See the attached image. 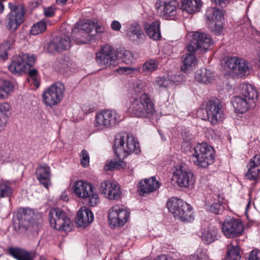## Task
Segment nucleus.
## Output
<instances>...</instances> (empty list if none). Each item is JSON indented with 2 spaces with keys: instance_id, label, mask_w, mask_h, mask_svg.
I'll return each mask as SVG.
<instances>
[{
  "instance_id": "f3484780",
  "label": "nucleus",
  "mask_w": 260,
  "mask_h": 260,
  "mask_svg": "<svg viewBox=\"0 0 260 260\" xmlns=\"http://www.w3.org/2000/svg\"><path fill=\"white\" fill-rule=\"evenodd\" d=\"M121 115H96L95 125L99 128L108 127L114 125L123 120Z\"/></svg>"
},
{
  "instance_id": "bf43d9fd",
  "label": "nucleus",
  "mask_w": 260,
  "mask_h": 260,
  "mask_svg": "<svg viewBox=\"0 0 260 260\" xmlns=\"http://www.w3.org/2000/svg\"><path fill=\"white\" fill-rule=\"evenodd\" d=\"M219 118L218 115H210L209 121L212 124H215L217 123Z\"/></svg>"
},
{
  "instance_id": "f257e3e1",
  "label": "nucleus",
  "mask_w": 260,
  "mask_h": 260,
  "mask_svg": "<svg viewBox=\"0 0 260 260\" xmlns=\"http://www.w3.org/2000/svg\"><path fill=\"white\" fill-rule=\"evenodd\" d=\"M115 154L119 159V161H111L105 166V170L110 171L114 169L123 168L126 166L124 162L121 161L129 154L140 152L139 143L136 142L133 136L126 134L117 136L115 140L114 146Z\"/></svg>"
},
{
  "instance_id": "c85d7f7f",
  "label": "nucleus",
  "mask_w": 260,
  "mask_h": 260,
  "mask_svg": "<svg viewBox=\"0 0 260 260\" xmlns=\"http://www.w3.org/2000/svg\"><path fill=\"white\" fill-rule=\"evenodd\" d=\"M25 63L21 56H15L9 65L8 69L13 74H20L24 71Z\"/></svg>"
},
{
  "instance_id": "1a4fd4ad",
  "label": "nucleus",
  "mask_w": 260,
  "mask_h": 260,
  "mask_svg": "<svg viewBox=\"0 0 260 260\" xmlns=\"http://www.w3.org/2000/svg\"><path fill=\"white\" fill-rule=\"evenodd\" d=\"M64 87L63 84L56 82L47 88L42 95L45 105L52 107L58 104L63 98Z\"/></svg>"
},
{
  "instance_id": "de8ad7c7",
  "label": "nucleus",
  "mask_w": 260,
  "mask_h": 260,
  "mask_svg": "<svg viewBox=\"0 0 260 260\" xmlns=\"http://www.w3.org/2000/svg\"><path fill=\"white\" fill-rule=\"evenodd\" d=\"M171 81L167 79L166 77H158L155 82V85L158 86L159 88H166L168 87Z\"/></svg>"
},
{
  "instance_id": "603ef678",
  "label": "nucleus",
  "mask_w": 260,
  "mask_h": 260,
  "mask_svg": "<svg viewBox=\"0 0 260 260\" xmlns=\"http://www.w3.org/2000/svg\"><path fill=\"white\" fill-rule=\"evenodd\" d=\"M55 9L53 7L45 8L44 9V15L47 17H51L53 16L55 14Z\"/></svg>"
},
{
  "instance_id": "7c9ffc66",
  "label": "nucleus",
  "mask_w": 260,
  "mask_h": 260,
  "mask_svg": "<svg viewBox=\"0 0 260 260\" xmlns=\"http://www.w3.org/2000/svg\"><path fill=\"white\" fill-rule=\"evenodd\" d=\"M72 36L74 40L81 44L86 43L87 41L94 39V35H88L78 25L72 29Z\"/></svg>"
},
{
  "instance_id": "a19ab883",
  "label": "nucleus",
  "mask_w": 260,
  "mask_h": 260,
  "mask_svg": "<svg viewBox=\"0 0 260 260\" xmlns=\"http://www.w3.org/2000/svg\"><path fill=\"white\" fill-rule=\"evenodd\" d=\"M216 232L214 230L207 229L205 230L202 235V240L205 243L208 244L212 243L216 239Z\"/></svg>"
},
{
  "instance_id": "423d86ee",
  "label": "nucleus",
  "mask_w": 260,
  "mask_h": 260,
  "mask_svg": "<svg viewBox=\"0 0 260 260\" xmlns=\"http://www.w3.org/2000/svg\"><path fill=\"white\" fill-rule=\"evenodd\" d=\"M194 151L192 159L197 165L205 168L214 162L213 149L206 143L198 145L194 148Z\"/></svg>"
},
{
  "instance_id": "338daca9",
  "label": "nucleus",
  "mask_w": 260,
  "mask_h": 260,
  "mask_svg": "<svg viewBox=\"0 0 260 260\" xmlns=\"http://www.w3.org/2000/svg\"><path fill=\"white\" fill-rule=\"evenodd\" d=\"M5 147L6 148V150L5 151H4L3 150H0V153L3 156L6 157L9 155L10 150L9 148H8V147H6V146H5Z\"/></svg>"
},
{
  "instance_id": "c756f323",
  "label": "nucleus",
  "mask_w": 260,
  "mask_h": 260,
  "mask_svg": "<svg viewBox=\"0 0 260 260\" xmlns=\"http://www.w3.org/2000/svg\"><path fill=\"white\" fill-rule=\"evenodd\" d=\"M181 4L182 10L190 14L199 12L202 6L201 0H183Z\"/></svg>"
},
{
  "instance_id": "680f3d73",
  "label": "nucleus",
  "mask_w": 260,
  "mask_h": 260,
  "mask_svg": "<svg viewBox=\"0 0 260 260\" xmlns=\"http://www.w3.org/2000/svg\"><path fill=\"white\" fill-rule=\"evenodd\" d=\"M250 162H252L254 164L260 166V155H255L253 158L250 160Z\"/></svg>"
},
{
  "instance_id": "f03ea898",
  "label": "nucleus",
  "mask_w": 260,
  "mask_h": 260,
  "mask_svg": "<svg viewBox=\"0 0 260 260\" xmlns=\"http://www.w3.org/2000/svg\"><path fill=\"white\" fill-rule=\"evenodd\" d=\"M215 7L208 8L207 10L206 17L210 21L212 31L218 35L221 34L223 19V8L226 6L230 0H211Z\"/></svg>"
},
{
  "instance_id": "39448f33",
  "label": "nucleus",
  "mask_w": 260,
  "mask_h": 260,
  "mask_svg": "<svg viewBox=\"0 0 260 260\" xmlns=\"http://www.w3.org/2000/svg\"><path fill=\"white\" fill-rule=\"evenodd\" d=\"M129 114H153L155 112L154 104L149 95L143 93L140 96V100L133 97L131 99V105L128 109Z\"/></svg>"
},
{
  "instance_id": "4d7b16f0",
  "label": "nucleus",
  "mask_w": 260,
  "mask_h": 260,
  "mask_svg": "<svg viewBox=\"0 0 260 260\" xmlns=\"http://www.w3.org/2000/svg\"><path fill=\"white\" fill-rule=\"evenodd\" d=\"M111 27L115 31H119L121 27V25L119 21L114 20L111 24Z\"/></svg>"
},
{
  "instance_id": "f8f14e48",
  "label": "nucleus",
  "mask_w": 260,
  "mask_h": 260,
  "mask_svg": "<svg viewBox=\"0 0 260 260\" xmlns=\"http://www.w3.org/2000/svg\"><path fill=\"white\" fill-rule=\"evenodd\" d=\"M117 58L114 49L109 45H105L97 52L96 60L101 67L107 68L115 65Z\"/></svg>"
},
{
  "instance_id": "2eb2a0df",
  "label": "nucleus",
  "mask_w": 260,
  "mask_h": 260,
  "mask_svg": "<svg viewBox=\"0 0 260 260\" xmlns=\"http://www.w3.org/2000/svg\"><path fill=\"white\" fill-rule=\"evenodd\" d=\"M225 64L229 69L241 77L248 74V62L243 58L237 57H229L226 60Z\"/></svg>"
},
{
  "instance_id": "412c9836",
  "label": "nucleus",
  "mask_w": 260,
  "mask_h": 260,
  "mask_svg": "<svg viewBox=\"0 0 260 260\" xmlns=\"http://www.w3.org/2000/svg\"><path fill=\"white\" fill-rule=\"evenodd\" d=\"M241 94L251 104L252 106H255L258 97V93L256 88L252 84L244 83L240 85Z\"/></svg>"
},
{
  "instance_id": "7ed1b4c3",
  "label": "nucleus",
  "mask_w": 260,
  "mask_h": 260,
  "mask_svg": "<svg viewBox=\"0 0 260 260\" xmlns=\"http://www.w3.org/2000/svg\"><path fill=\"white\" fill-rule=\"evenodd\" d=\"M167 206L175 218L184 222L193 220L191 207L182 200L172 198L168 201Z\"/></svg>"
},
{
  "instance_id": "e2e57ef3",
  "label": "nucleus",
  "mask_w": 260,
  "mask_h": 260,
  "mask_svg": "<svg viewBox=\"0 0 260 260\" xmlns=\"http://www.w3.org/2000/svg\"><path fill=\"white\" fill-rule=\"evenodd\" d=\"M94 29L96 33H101L104 32V27H102L101 25H99L95 22V27H94Z\"/></svg>"
},
{
  "instance_id": "b1692460",
  "label": "nucleus",
  "mask_w": 260,
  "mask_h": 260,
  "mask_svg": "<svg viewBox=\"0 0 260 260\" xmlns=\"http://www.w3.org/2000/svg\"><path fill=\"white\" fill-rule=\"evenodd\" d=\"M32 212L29 209H20L17 212L16 217L20 224L28 226L32 225L34 226L35 223L37 229H38L40 225L32 220Z\"/></svg>"
},
{
  "instance_id": "49530a36",
  "label": "nucleus",
  "mask_w": 260,
  "mask_h": 260,
  "mask_svg": "<svg viewBox=\"0 0 260 260\" xmlns=\"http://www.w3.org/2000/svg\"><path fill=\"white\" fill-rule=\"evenodd\" d=\"M113 182L109 181H105L100 184V191L102 194H103L107 198L109 188H111Z\"/></svg>"
},
{
  "instance_id": "4c0bfd02",
  "label": "nucleus",
  "mask_w": 260,
  "mask_h": 260,
  "mask_svg": "<svg viewBox=\"0 0 260 260\" xmlns=\"http://www.w3.org/2000/svg\"><path fill=\"white\" fill-rule=\"evenodd\" d=\"M121 194V191L119 186L113 182L111 188H109L107 198L109 200H117L120 198Z\"/></svg>"
},
{
  "instance_id": "20e7f679",
  "label": "nucleus",
  "mask_w": 260,
  "mask_h": 260,
  "mask_svg": "<svg viewBox=\"0 0 260 260\" xmlns=\"http://www.w3.org/2000/svg\"><path fill=\"white\" fill-rule=\"evenodd\" d=\"M50 225L55 229L62 231H70L72 223L68 214L58 208L51 209L48 213Z\"/></svg>"
},
{
  "instance_id": "f704fd0d",
  "label": "nucleus",
  "mask_w": 260,
  "mask_h": 260,
  "mask_svg": "<svg viewBox=\"0 0 260 260\" xmlns=\"http://www.w3.org/2000/svg\"><path fill=\"white\" fill-rule=\"evenodd\" d=\"M14 90L13 84L8 81L4 80L0 83V100L8 97Z\"/></svg>"
},
{
  "instance_id": "8fccbe9b",
  "label": "nucleus",
  "mask_w": 260,
  "mask_h": 260,
  "mask_svg": "<svg viewBox=\"0 0 260 260\" xmlns=\"http://www.w3.org/2000/svg\"><path fill=\"white\" fill-rule=\"evenodd\" d=\"M21 57L23 58L24 61L26 62L25 66L27 65L31 67L35 62V59L34 56H28L26 54H23Z\"/></svg>"
},
{
  "instance_id": "052dcab7",
  "label": "nucleus",
  "mask_w": 260,
  "mask_h": 260,
  "mask_svg": "<svg viewBox=\"0 0 260 260\" xmlns=\"http://www.w3.org/2000/svg\"><path fill=\"white\" fill-rule=\"evenodd\" d=\"M144 86L141 82L137 83L135 87V91L136 93H141L143 90Z\"/></svg>"
},
{
  "instance_id": "79ce46f5",
  "label": "nucleus",
  "mask_w": 260,
  "mask_h": 260,
  "mask_svg": "<svg viewBox=\"0 0 260 260\" xmlns=\"http://www.w3.org/2000/svg\"><path fill=\"white\" fill-rule=\"evenodd\" d=\"M11 194V187L6 183L0 181V198L10 197Z\"/></svg>"
},
{
  "instance_id": "cd10ccee",
  "label": "nucleus",
  "mask_w": 260,
  "mask_h": 260,
  "mask_svg": "<svg viewBox=\"0 0 260 260\" xmlns=\"http://www.w3.org/2000/svg\"><path fill=\"white\" fill-rule=\"evenodd\" d=\"M194 52L186 53L182 55L181 57L182 65L181 67V70L187 73L192 70L197 64V59L193 54Z\"/></svg>"
},
{
  "instance_id": "2f4dec72",
  "label": "nucleus",
  "mask_w": 260,
  "mask_h": 260,
  "mask_svg": "<svg viewBox=\"0 0 260 260\" xmlns=\"http://www.w3.org/2000/svg\"><path fill=\"white\" fill-rule=\"evenodd\" d=\"M195 79L200 83L208 84L214 80V75L210 70L201 69L196 72Z\"/></svg>"
},
{
  "instance_id": "4be33fe9",
  "label": "nucleus",
  "mask_w": 260,
  "mask_h": 260,
  "mask_svg": "<svg viewBox=\"0 0 260 260\" xmlns=\"http://www.w3.org/2000/svg\"><path fill=\"white\" fill-rule=\"evenodd\" d=\"M93 219L92 212L86 207L81 208L78 211L76 218V224L80 227H86Z\"/></svg>"
},
{
  "instance_id": "774afa93",
  "label": "nucleus",
  "mask_w": 260,
  "mask_h": 260,
  "mask_svg": "<svg viewBox=\"0 0 260 260\" xmlns=\"http://www.w3.org/2000/svg\"><path fill=\"white\" fill-rule=\"evenodd\" d=\"M116 112L110 109H102L98 114H112V113H115Z\"/></svg>"
},
{
  "instance_id": "69168bd1",
  "label": "nucleus",
  "mask_w": 260,
  "mask_h": 260,
  "mask_svg": "<svg viewBox=\"0 0 260 260\" xmlns=\"http://www.w3.org/2000/svg\"><path fill=\"white\" fill-rule=\"evenodd\" d=\"M121 70L125 72L126 74H131L135 70V69L129 67H123Z\"/></svg>"
},
{
  "instance_id": "4468645a",
  "label": "nucleus",
  "mask_w": 260,
  "mask_h": 260,
  "mask_svg": "<svg viewBox=\"0 0 260 260\" xmlns=\"http://www.w3.org/2000/svg\"><path fill=\"white\" fill-rule=\"evenodd\" d=\"M129 217V213L127 210L120 208L118 205L113 207L108 214L110 224L113 227L122 226Z\"/></svg>"
},
{
  "instance_id": "9b49d317",
  "label": "nucleus",
  "mask_w": 260,
  "mask_h": 260,
  "mask_svg": "<svg viewBox=\"0 0 260 260\" xmlns=\"http://www.w3.org/2000/svg\"><path fill=\"white\" fill-rule=\"evenodd\" d=\"M213 42L209 35L197 31L193 34L191 42L187 46V49L190 52H196L199 49H203L205 52Z\"/></svg>"
},
{
  "instance_id": "0eeeda50",
  "label": "nucleus",
  "mask_w": 260,
  "mask_h": 260,
  "mask_svg": "<svg viewBox=\"0 0 260 260\" xmlns=\"http://www.w3.org/2000/svg\"><path fill=\"white\" fill-rule=\"evenodd\" d=\"M179 3L176 0L157 1L155 7L157 15L165 19L173 20L179 12Z\"/></svg>"
},
{
  "instance_id": "a211bd4d",
  "label": "nucleus",
  "mask_w": 260,
  "mask_h": 260,
  "mask_svg": "<svg viewBox=\"0 0 260 260\" xmlns=\"http://www.w3.org/2000/svg\"><path fill=\"white\" fill-rule=\"evenodd\" d=\"M71 46V40L69 37L62 35L57 37L52 40L48 46V50L51 53L55 51L61 52L68 50Z\"/></svg>"
},
{
  "instance_id": "5701e85b",
  "label": "nucleus",
  "mask_w": 260,
  "mask_h": 260,
  "mask_svg": "<svg viewBox=\"0 0 260 260\" xmlns=\"http://www.w3.org/2000/svg\"><path fill=\"white\" fill-rule=\"evenodd\" d=\"M159 186L158 181L152 177L149 179L141 181L139 183V192L141 196H144L145 193H150L155 191Z\"/></svg>"
},
{
  "instance_id": "6e6d98bb",
  "label": "nucleus",
  "mask_w": 260,
  "mask_h": 260,
  "mask_svg": "<svg viewBox=\"0 0 260 260\" xmlns=\"http://www.w3.org/2000/svg\"><path fill=\"white\" fill-rule=\"evenodd\" d=\"M259 254L260 253L256 250H253L250 252L247 260H260Z\"/></svg>"
},
{
  "instance_id": "9d476101",
  "label": "nucleus",
  "mask_w": 260,
  "mask_h": 260,
  "mask_svg": "<svg viewBox=\"0 0 260 260\" xmlns=\"http://www.w3.org/2000/svg\"><path fill=\"white\" fill-rule=\"evenodd\" d=\"M244 230V226L240 219L230 216L226 218L222 225V231L228 238L242 235Z\"/></svg>"
},
{
  "instance_id": "ea45409f",
  "label": "nucleus",
  "mask_w": 260,
  "mask_h": 260,
  "mask_svg": "<svg viewBox=\"0 0 260 260\" xmlns=\"http://www.w3.org/2000/svg\"><path fill=\"white\" fill-rule=\"evenodd\" d=\"M80 28L83 29L88 35H92L91 33L94 30L95 22L91 20L81 22L78 25Z\"/></svg>"
},
{
  "instance_id": "37998d69",
  "label": "nucleus",
  "mask_w": 260,
  "mask_h": 260,
  "mask_svg": "<svg viewBox=\"0 0 260 260\" xmlns=\"http://www.w3.org/2000/svg\"><path fill=\"white\" fill-rule=\"evenodd\" d=\"M120 54L123 61L126 64H130L133 62L134 57L133 54L129 50H121Z\"/></svg>"
},
{
  "instance_id": "5fc2aeb1",
  "label": "nucleus",
  "mask_w": 260,
  "mask_h": 260,
  "mask_svg": "<svg viewBox=\"0 0 260 260\" xmlns=\"http://www.w3.org/2000/svg\"><path fill=\"white\" fill-rule=\"evenodd\" d=\"M11 109L10 105L7 103L0 104V113L5 114L9 111Z\"/></svg>"
},
{
  "instance_id": "a18cd8bd",
  "label": "nucleus",
  "mask_w": 260,
  "mask_h": 260,
  "mask_svg": "<svg viewBox=\"0 0 260 260\" xmlns=\"http://www.w3.org/2000/svg\"><path fill=\"white\" fill-rule=\"evenodd\" d=\"M224 206L218 203H213L210 208V211L216 214H221L224 211Z\"/></svg>"
},
{
  "instance_id": "473e14b6",
  "label": "nucleus",
  "mask_w": 260,
  "mask_h": 260,
  "mask_svg": "<svg viewBox=\"0 0 260 260\" xmlns=\"http://www.w3.org/2000/svg\"><path fill=\"white\" fill-rule=\"evenodd\" d=\"M9 253L17 260H33L30 252L18 247H10Z\"/></svg>"
},
{
  "instance_id": "3c124183",
  "label": "nucleus",
  "mask_w": 260,
  "mask_h": 260,
  "mask_svg": "<svg viewBox=\"0 0 260 260\" xmlns=\"http://www.w3.org/2000/svg\"><path fill=\"white\" fill-rule=\"evenodd\" d=\"M8 120L7 115H0V132L4 129Z\"/></svg>"
},
{
  "instance_id": "bb28decb",
  "label": "nucleus",
  "mask_w": 260,
  "mask_h": 260,
  "mask_svg": "<svg viewBox=\"0 0 260 260\" xmlns=\"http://www.w3.org/2000/svg\"><path fill=\"white\" fill-rule=\"evenodd\" d=\"M160 21L156 20L150 24L146 23L144 25L146 33L150 39L154 40H158L160 39Z\"/></svg>"
},
{
  "instance_id": "a878e982",
  "label": "nucleus",
  "mask_w": 260,
  "mask_h": 260,
  "mask_svg": "<svg viewBox=\"0 0 260 260\" xmlns=\"http://www.w3.org/2000/svg\"><path fill=\"white\" fill-rule=\"evenodd\" d=\"M36 174L40 183L48 188L51 184L50 168L47 166H41L36 169Z\"/></svg>"
},
{
  "instance_id": "58836bf2",
  "label": "nucleus",
  "mask_w": 260,
  "mask_h": 260,
  "mask_svg": "<svg viewBox=\"0 0 260 260\" xmlns=\"http://www.w3.org/2000/svg\"><path fill=\"white\" fill-rule=\"evenodd\" d=\"M46 28V22L45 21V19H42L34 24L31 26L30 33L32 35H38L45 31Z\"/></svg>"
},
{
  "instance_id": "0e129e2a",
  "label": "nucleus",
  "mask_w": 260,
  "mask_h": 260,
  "mask_svg": "<svg viewBox=\"0 0 260 260\" xmlns=\"http://www.w3.org/2000/svg\"><path fill=\"white\" fill-rule=\"evenodd\" d=\"M28 75L30 77L35 79L37 75V70L36 69L30 70L28 72Z\"/></svg>"
},
{
  "instance_id": "aec40b11",
  "label": "nucleus",
  "mask_w": 260,
  "mask_h": 260,
  "mask_svg": "<svg viewBox=\"0 0 260 260\" xmlns=\"http://www.w3.org/2000/svg\"><path fill=\"white\" fill-rule=\"evenodd\" d=\"M126 36L131 41L136 43H140L145 39L141 26L137 23H134L128 27Z\"/></svg>"
},
{
  "instance_id": "dca6fc26",
  "label": "nucleus",
  "mask_w": 260,
  "mask_h": 260,
  "mask_svg": "<svg viewBox=\"0 0 260 260\" xmlns=\"http://www.w3.org/2000/svg\"><path fill=\"white\" fill-rule=\"evenodd\" d=\"M225 105L216 98L211 99L207 102L203 103L200 107V112L207 114H224L225 112Z\"/></svg>"
},
{
  "instance_id": "6e6552de",
  "label": "nucleus",
  "mask_w": 260,
  "mask_h": 260,
  "mask_svg": "<svg viewBox=\"0 0 260 260\" xmlns=\"http://www.w3.org/2000/svg\"><path fill=\"white\" fill-rule=\"evenodd\" d=\"M93 186L90 183L84 182L82 180L77 181L74 185V190L79 198L88 199L89 205L94 207L99 202L98 195L94 192Z\"/></svg>"
},
{
  "instance_id": "c03bdc74",
  "label": "nucleus",
  "mask_w": 260,
  "mask_h": 260,
  "mask_svg": "<svg viewBox=\"0 0 260 260\" xmlns=\"http://www.w3.org/2000/svg\"><path fill=\"white\" fill-rule=\"evenodd\" d=\"M8 7L11 10L9 13L14 14L22 12H26L24 6L23 5H15L12 3L8 4Z\"/></svg>"
},
{
  "instance_id": "ddd939ff",
  "label": "nucleus",
  "mask_w": 260,
  "mask_h": 260,
  "mask_svg": "<svg viewBox=\"0 0 260 260\" xmlns=\"http://www.w3.org/2000/svg\"><path fill=\"white\" fill-rule=\"evenodd\" d=\"M173 179L181 187H187L194 183L192 173L182 166L175 167Z\"/></svg>"
},
{
  "instance_id": "09e8293b",
  "label": "nucleus",
  "mask_w": 260,
  "mask_h": 260,
  "mask_svg": "<svg viewBox=\"0 0 260 260\" xmlns=\"http://www.w3.org/2000/svg\"><path fill=\"white\" fill-rule=\"evenodd\" d=\"M80 156L81 158V164L84 167H86L89 165V156L87 151L83 149L80 154Z\"/></svg>"
},
{
  "instance_id": "6ab92c4d",
  "label": "nucleus",
  "mask_w": 260,
  "mask_h": 260,
  "mask_svg": "<svg viewBox=\"0 0 260 260\" xmlns=\"http://www.w3.org/2000/svg\"><path fill=\"white\" fill-rule=\"evenodd\" d=\"M25 13H9L6 20L7 29L10 32H14L24 21Z\"/></svg>"
},
{
  "instance_id": "393cba45",
  "label": "nucleus",
  "mask_w": 260,
  "mask_h": 260,
  "mask_svg": "<svg viewBox=\"0 0 260 260\" xmlns=\"http://www.w3.org/2000/svg\"><path fill=\"white\" fill-rule=\"evenodd\" d=\"M232 103L236 112L239 114H244L249 108L254 107L251 105L250 102L246 99L240 96H234L232 99Z\"/></svg>"
},
{
  "instance_id": "13d9d810",
  "label": "nucleus",
  "mask_w": 260,
  "mask_h": 260,
  "mask_svg": "<svg viewBox=\"0 0 260 260\" xmlns=\"http://www.w3.org/2000/svg\"><path fill=\"white\" fill-rule=\"evenodd\" d=\"M0 57L2 60H6L8 58V54L6 49H3V46H0Z\"/></svg>"
},
{
  "instance_id": "864d4df0",
  "label": "nucleus",
  "mask_w": 260,
  "mask_h": 260,
  "mask_svg": "<svg viewBox=\"0 0 260 260\" xmlns=\"http://www.w3.org/2000/svg\"><path fill=\"white\" fill-rule=\"evenodd\" d=\"M15 34L14 32H11V34L8 36L6 41V46L10 47L15 42Z\"/></svg>"
},
{
  "instance_id": "72a5a7b5",
  "label": "nucleus",
  "mask_w": 260,
  "mask_h": 260,
  "mask_svg": "<svg viewBox=\"0 0 260 260\" xmlns=\"http://www.w3.org/2000/svg\"><path fill=\"white\" fill-rule=\"evenodd\" d=\"M241 258L240 250L237 244L231 242L227 245V252L225 260H240Z\"/></svg>"
},
{
  "instance_id": "e433bc0d",
  "label": "nucleus",
  "mask_w": 260,
  "mask_h": 260,
  "mask_svg": "<svg viewBox=\"0 0 260 260\" xmlns=\"http://www.w3.org/2000/svg\"><path fill=\"white\" fill-rule=\"evenodd\" d=\"M159 64L158 60L150 59L144 63L142 70L145 73H152L157 69Z\"/></svg>"
},
{
  "instance_id": "c9c22d12",
  "label": "nucleus",
  "mask_w": 260,
  "mask_h": 260,
  "mask_svg": "<svg viewBox=\"0 0 260 260\" xmlns=\"http://www.w3.org/2000/svg\"><path fill=\"white\" fill-rule=\"evenodd\" d=\"M260 175V166L254 164L252 162H249L248 164V170L245 174L246 179L250 180H256Z\"/></svg>"
}]
</instances>
